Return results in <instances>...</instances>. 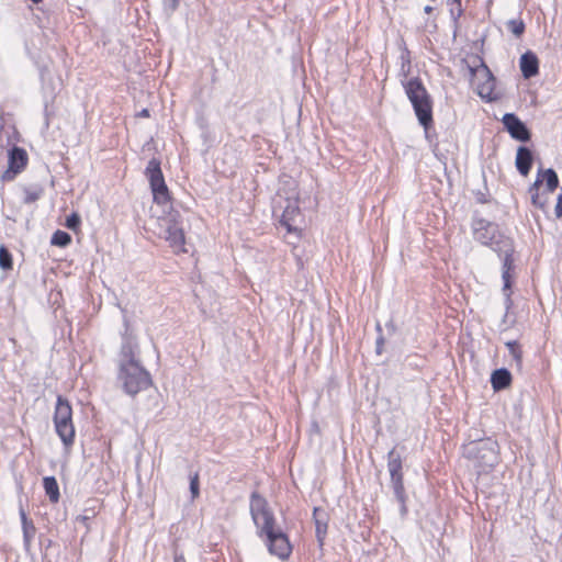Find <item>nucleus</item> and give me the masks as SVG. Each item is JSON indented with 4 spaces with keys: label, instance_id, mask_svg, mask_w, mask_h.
Masks as SVG:
<instances>
[{
    "label": "nucleus",
    "instance_id": "17",
    "mask_svg": "<svg viewBox=\"0 0 562 562\" xmlns=\"http://www.w3.org/2000/svg\"><path fill=\"white\" fill-rule=\"evenodd\" d=\"M532 160L533 156L529 148L525 146L518 147L515 165L521 176L526 177L529 173Z\"/></svg>",
    "mask_w": 562,
    "mask_h": 562
},
{
    "label": "nucleus",
    "instance_id": "10",
    "mask_svg": "<svg viewBox=\"0 0 562 562\" xmlns=\"http://www.w3.org/2000/svg\"><path fill=\"white\" fill-rule=\"evenodd\" d=\"M505 128L510 136L520 142H528L530 139V132L525 123L514 113H506L502 120Z\"/></svg>",
    "mask_w": 562,
    "mask_h": 562
},
{
    "label": "nucleus",
    "instance_id": "16",
    "mask_svg": "<svg viewBox=\"0 0 562 562\" xmlns=\"http://www.w3.org/2000/svg\"><path fill=\"white\" fill-rule=\"evenodd\" d=\"M520 70L526 79L535 77L539 71V61L532 52H526L520 57Z\"/></svg>",
    "mask_w": 562,
    "mask_h": 562
},
{
    "label": "nucleus",
    "instance_id": "27",
    "mask_svg": "<svg viewBox=\"0 0 562 562\" xmlns=\"http://www.w3.org/2000/svg\"><path fill=\"white\" fill-rule=\"evenodd\" d=\"M79 225H80V217L78 214L72 213L71 215H69L67 217L66 226L69 229L76 231L79 227Z\"/></svg>",
    "mask_w": 562,
    "mask_h": 562
},
{
    "label": "nucleus",
    "instance_id": "19",
    "mask_svg": "<svg viewBox=\"0 0 562 562\" xmlns=\"http://www.w3.org/2000/svg\"><path fill=\"white\" fill-rule=\"evenodd\" d=\"M43 483H44L45 492H46L47 496L49 497V499L53 503L58 502L59 488H58L56 479L54 476H46V477H44Z\"/></svg>",
    "mask_w": 562,
    "mask_h": 562
},
{
    "label": "nucleus",
    "instance_id": "6",
    "mask_svg": "<svg viewBox=\"0 0 562 562\" xmlns=\"http://www.w3.org/2000/svg\"><path fill=\"white\" fill-rule=\"evenodd\" d=\"M72 409L68 401L58 396L54 423L55 428L65 446H70L74 442L75 428L71 420Z\"/></svg>",
    "mask_w": 562,
    "mask_h": 562
},
{
    "label": "nucleus",
    "instance_id": "31",
    "mask_svg": "<svg viewBox=\"0 0 562 562\" xmlns=\"http://www.w3.org/2000/svg\"><path fill=\"white\" fill-rule=\"evenodd\" d=\"M137 116H142V117H148L149 116V111L147 109H143L138 114Z\"/></svg>",
    "mask_w": 562,
    "mask_h": 562
},
{
    "label": "nucleus",
    "instance_id": "13",
    "mask_svg": "<svg viewBox=\"0 0 562 562\" xmlns=\"http://www.w3.org/2000/svg\"><path fill=\"white\" fill-rule=\"evenodd\" d=\"M482 76L485 80L483 83L477 85V93L482 99L493 100L495 88V79L486 66H482L475 70V77Z\"/></svg>",
    "mask_w": 562,
    "mask_h": 562
},
{
    "label": "nucleus",
    "instance_id": "8",
    "mask_svg": "<svg viewBox=\"0 0 562 562\" xmlns=\"http://www.w3.org/2000/svg\"><path fill=\"white\" fill-rule=\"evenodd\" d=\"M145 173L149 180L155 202L157 204L168 205L169 192L165 183L160 161L156 158L149 160Z\"/></svg>",
    "mask_w": 562,
    "mask_h": 562
},
{
    "label": "nucleus",
    "instance_id": "18",
    "mask_svg": "<svg viewBox=\"0 0 562 562\" xmlns=\"http://www.w3.org/2000/svg\"><path fill=\"white\" fill-rule=\"evenodd\" d=\"M512 375L506 369H497L492 373L491 382L494 390H503L510 384Z\"/></svg>",
    "mask_w": 562,
    "mask_h": 562
},
{
    "label": "nucleus",
    "instance_id": "26",
    "mask_svg": "<svg viewBox=\"0 0 562 562\" xmlns=\"http://www.w3.org/2000/svg\"><path fill=\"white\" fill-rule=\"evenodd\" d=\"M506 346L510 352V355L514 357V359L517 362L521 361V351L519 350V346L516 341H508L506 342Z\"/></svg>",
    "mask_w": 562,
    "mask_h": 562
},
{
    "label": "nucleus",
    "instance_id": "28",
    "mask_svg": "<svg viewBox=\"0 0 562 562\" xmlns=\"http://www.w3.org/2000/svg\"><path fill=\"white\" fill-rule=\"evenodd\" d=\"M190 491H191L193 497H196L199 495V477H198V474H195L191 479Z\"/></svg>",
    "mask_w": 562,
    "mask_h": 562
},
{
    "label": "nucleus",
    "instance_id": "30",
    "mask_svg": "<svg viewBox=\"0 0 562 562\" xmlns=\"http://www.w3.org/2000/svg\"><path fill=\"white\" fill-rule=\"evenodd\" d=\"M165 2L171 10H175L178 7L179 0H165Z\"/></svg>",
    "mask_w": 562,
    "mask_h": 562
},
{
    "label": "nucleus",
    "instance_id": "2",
    "mask_svg": "<svg viewBox=\"0 0 562 562\" xmlns=\"http://www.w3.org/2000/svg\"><path fill=\"white\" fill-rule=\"evenodd\" d=\"M119 379L124 391L132 396L148 389L151 384L149 373L135 359L133 347L130 344L122 347Z\"/></svg>",
    "mask_w": 562,
    "mask_h": 562
},
{
    "label": "nucleus",
    "instance_id": "35",
    "mask_svg": "<svg viewBox=\"0 0 562 562\" xmlns=\"http://www.w3.org/2000/svg\"><path fill=\"white\" fill-rule=\"evenodd\" d=\"M34 3H38L41 2L42 0H32Z\"/></svg>",
    "mask_w": 562,
    "mask_h": 562
},
{
    "label": "nucleus",
    "instance_id": "22",
    "mask_svg": "<svg viewBox=\"0 0 562 562\" xmlns=\"http://www.w3.org/2000/svg\"><path fill=\"white\" fill-rule=\"evenodd\" d=\"M506 26L516 37H519L525 32V23L520 19H513L507 21Z\"/></svg>",
    "mask_w": 562,
    "mask_h": 562
},
{
    "label": "nucleus",
    "instance_id": "4",
    "mask_svg": "<svg viewBox=\"0 0 562 562\" xmlns=\"http://www.w3.org/2000/svg\"><path fill=\"white\" fill-rule=\"evenodd\" d=\"M404 88L419 123L427 127L432 121L431 100L427 90L418 78L406 81Z\"/></svg>",
    "mask_w": 562,
    "mask_h": 562
},
{
    "label": "nucleus",
    "instance_id": "33",
    "mask_svg": "<svg viewBox=\"0 0 562 562\" xmlns=\"http://www.w3.org/2000/svg\"><path fill=\"white\" fill-rule=\"evenodd\" d=\"M424 11H425L426 13H430V12L432 11V7H430V5H426V7L424 8Z\"/></svg>",
    "mask_w": 562,
    "mask_h": 562
},
{
    "label": "nucleus",
    "instance_id": "34",
    "mask_svg": "<svg viewBox=\"0 0 562 562\" xmlns=\"http://www.w3.org/2000/svg\"><path fill=\"white\" fill-rule=\"evenodd\" d=\"M376 344H378V346H379L380 344H382V338H381V339H379V340H376ZM378 352H380V349H379V348H378Z\"/></svg>",
    "mask_w": 562,
    "mask_h": 562
},
{
    "label": "nucleus",
    "instance_id": "24",
    "mask_svg": "<svg viewBox=\"0 0 562 562\" xmlns=\"http://www.w3.org/2000/svg\"><path fill=\"white\" fill-rule=\"evenodd\" d=\"M0 267L3 270L12 269V257L4 246H0Z\"/></svg>",
    "mask_w": 562,
    "mask_h": 562
},
{
    "label": "nucleus",
    "instance_id": "1",
    "mask_svg": "<svg viewBox=\"0 0 562 562\" xmlns=\"http://www.w3.org/2000/svg\"><path fill=\"white\" fill-rule=\"evenodd\" d=\"M250 514L259 536L265 535L267 537L269 552L281 560L288 559L292 551L289 539L286 535L276 526L273 513L267 501L257 493L251 494Z\"/></svg>",
    "mask_w": 562,
    "mask_h": 562
},
{
    "label": "nucleus",
    "instance_id": "11",
    "mask_svg": "<svg viewBox=\"0 0 562 562\" xmlns=\"http://www.w3.org/2000/svg\"><path fill=\"white\" fill-rule=\"evenodd\" d=\"M27 162V154L20 147H13L9 153V168L3 173L2 178L12 180L19 172H21Z\"/></svg>",
    "mask_w": 562,
    "mask_h": 562
},
{
    "label": "nucleus",
    "instance_id": "25",
    "mask_svg": "<svg viewBox=\"0 0 562 562\" xmlns=\"http://www.w3.org/2000/svg\"><path fill=\"white\" fill-rule=\"evenodd\" d=\"M41 188H26L24 190V202L25 203H33L37 201L42 194Z\"/></svg>",
    "mask_w": 562,
    "mask_h": 562
},
{
    "label": "nucleus",
    "instance_id": "20",
    "mask_svg": "<svg viewBox=\"0 0 562 562\" xmlns=\"http://www.w3.org/2000/svg\"><path fill=\"white\" fill-rule=\"evenodd\" d=\"M21 520H22V529H23V537L24 542L26 546L30 544L31 539L35 535V527L31 520L27 519L25 512L21 508L20 509Z\"/></svg>",
    "mask_w": 562,
    "mask_h": 562
},
{
    "label": "nucleus",
    "instance_id": "23",
    "mask_svg": "<svg viewBox=\"0 0 562 562\" xmlns=\"http://www.w3.org/2000/svg\"><path fill=\"white\" fill-rule=\"evenodd\" d=\"M71 241V237L64 231H56L52 237V244L55 246L65 247Z\"/></svg>",
    "mask_w": 562,
    "mask_h": 562
},
{
    "label": "nucleus",
    "instance_id": "7",
    "mask_svg": "<svg viewBox=\"0 0 562 562\" xmlns=\"http://www.w3.org/2000/svg\"><path fill=\"white\" fill-rule=\"evenodd\" d=\"M543 181L546 182L547 191L552 193L559 186L557 172L552 168L539 169L536 181L529 188L531 203L541 210L544 209L548 202V196L539 193V187Z\"/></svg>",
    "mask_w": 562,
    "mask_h": 562
},
{
    "label": "nucleus",
    "instance_id": "12",
    "mask_svg": "<svg viewBox=\"0 0 562 562\" xmlns=\"http://www.w3.org/2000/svg\"><path fill=\"white\" fill-rule=\"evenodd\" d=\"M281 207H283L281 224L284 225L289 232H291L294 228L293 224L300 216L297 193L293 191L290 196H286L285 205H281Z\"/></svg>",
    "mask_w": 562,
    "mask_h": 562
},
{
    "label": "nucleus",
    "instance_id": "15",
    "mask_svg": "<svg viewBox=\"0 0 562 562\" xmlns=\"http://www.w3.org/2000/svg\"><path fill=\"white\" fill-rule=\"evenodd\" d=\"M514 268V259H513V254H512V250H506L505 251V257H504V260H503V273H502V278H503V281H504V286H503V292L506 296V302L509 303L510 302V286H512V276H510V271L512 269Z\"/></svg>",
    "mask_w": 562,
    "mask_h": 562
},
{
    "label": "nucleus",
    "instance_id": "14",
    "mask_svg": "<svg viewBox=\"0 0 562 562\" xmlns=\"http://www.w3.org/2000/svg\"><path fill=\"white\" fill-rule=\"evenodd\" d=\"M496 225L484 220L474 223V238L483 245H493Z\"/></svg>",
    "mask_w": 562,
    "mask_h": 562
},
{
    "label": "nucleus",
    "instance_id": "21",
    "mask_svg": "<svg viewBox=\"0 0 562 562\" xmlns=\"http://www.w3.org/2000/svg\"><path fill=\"white\" fill-rule=\"evenodd\" d=\"M323 516H325L324 512L319 510L318 508L314 509L316 537L321 543L323 542V539L327 532V524L324 521Z\"/></svg>",
    "mask_w": 562,
    "mask_h": 562
},
{
    "label": "nucleus",
    "instance_id": "3",
    "mask_svg": "<svg viewBox=\"0 0 562 562\" xmlns=\"http://www.w3.org/2000/svg\"><path fill=\"white\" fill-rule=\"evenodd\" d=\"M159 236L165 238L176 252H187L184 248V222L178 211L170 209L165 215L158 217Z\"/></svg>",
    "mask_w": 562,
    "mask_h": 562
},
{
    "label": "nucleus",
    "instance_id": "5",
    "mask_svg": "<svg viewBox=\"0 0 562 562\" xmlns=\"http://www.w3.org/2000/svg\"><path fill=\"white\" fill-rule=\"evenodd\" d=\"M464 452L483 471L498 463V445L491 439L470 442L464 447Z\"/></svg>",
    "mask_w": 562,
    "mask_h": 562
},
{
    "label": "nucleus",
    "instance_id": "29",
    "mask_svg": "<svg viewBox=\"0 0 562 562\" xmlns=\"http://www.w3.org/2000/svg\"><path fill=\"white\" fill-rule=\"evenodd\" d=\"M554 213L558 218L562 217V193L558 195Z\"/></svg>",
    "mask_w": 562,
    "mask_h": 562
},
{
    "label": "nucleus",
    "instance_id": "32",
    "mask_svg": "<svg viewBox=\"0 0 562 562\" xmlns=\"http://www.w3.org/2000/svg\"><path fill=\"white\" fill-rule=\"evenodd\" d=\"M173 562H186V559L181 554H176Z\"/></svg>",
    "mask_w": 562,
    "mask_h": 562
},
{
    "label": "nucleus",
    "instance_id": "9",
    "mask_svg": "<svg viewBox=\"0 0 562 562\" xmlns=\"http://www.w3.org/2000/svg\"><path fill=\"white\" fill-rule=\"evenodd\" d=\"M387 469L391 475L393 490L396 498L404 503V484L402 473V458L395 449H392L387 454Z\"/></svg>",
    "mask_w": 562,
    "mask_h": 562
}]
</instances>
